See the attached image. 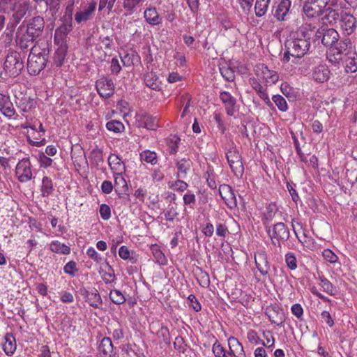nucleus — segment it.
I'll return each mask as SVG.
<instances>
[{"mask_svg":"<svg viewBox=\"0 0 357 357\" xmlns=\"http://www.w3.org/2000/svg\"><path fill=\"white\" fill-rule=\"evenodd\" d=\"M270 1L271 0H256L255 10L257 17H262L266 13Z\"/></svg>","mask_w":357,"mask_h":357,"instance_id":"58836bf2","label":"nucleus"},{"mask_svg":"<svg viewBox=\"0 0 357 357\" xmlns=\"http://www.w3.org/2000/svg\"><path fill=\"white\" fill-rule=\"evenodd\" d=\"M140 158L142 161H145L151 165L157 163V155L154 151L145 150L140 153Z\"/></svg>","mask_w":357,"mask_h":357,"instance_id":"a18cd8bd","label":"nucleus"},{"mask_svg":"<svg viewBox=\"0 0 357 357\" xmlns=\"http://www.w3.org/2000/svg\"><path fill=\"white\" fill-rule=\"evenodd\" d=\"M351 40L344 36L335 43L327 52V59L334 65L343 64L349 53Z\"/></svg>","mask_w":357,"mask_h":357,"instance_id":"f03ea898","label":"nucleus"},{"mask_svg":"<svg viewBox=\"0 0 357 357\" xmlns=\"http://www.w3.org/2000/svg\"><path fill=\"white\" fill-rule=\"evenodd\" d=\"M106 127L109 130L113 131L116 133L121 132L124 130L123 124L121 121L116 120H112L107 122Z\"/></svg>","mask_w":357,"mask_h":357,"instance_id":"8fccbe9b","label":"nucleus"},{"mask_svg":"<svg viewBox=\"0 0 357 357\" xmlns=\"http://www.w3.org/2000/svg\"><path fill=\"white\" fill-rule=\"evenodd\" d=\"M44 27V19L40 16H36L29 21L25 31L37 38L42 34Z\"/></svg>","mask_w":357,"mask_h":357,"instance_id":"ddd939ff","label":"nucleus"},{"mask_svg":"<svg viewBox=\"0 0 357 357\" xmlns=\"http://www.w3.org/2000/svg\"><path fill=\"white\" fill-rule=\"evenodd\" d=\"M81 295L84 296L86 301L92 307L98 308V306L102 303L101 297L95 288H93L91 291L87 290L85 288H81L79 289Z\"/></svg>","mask_w":357,"mask_h":357,"instance_id":"a211bd4d","label":"nucleus"},{"mask_svg":"<svg viewBox=\"0 0 357 357\" xmlns=\"http://www.w3.org/2000/svg\"><path fill=\"white\" fill-rule=\"evenodd\" d=\"M320 285L323 288V290L330 295L335 294V288L331 284V282L324 278H320Z\"/></svg>","mask_w":357,"mask_h":357,"instance_id":"603ef678","label":"nucleus"},{"mask_svg":"<svg viewBox=\"0 0 357 357\" xmlns=\"http://www.w3.org/2000/svg\"><path fill=\"white\" fill-rule=\"evenodd\" d=\"M229 345L230 349V352L229 354L230 356H236L235 351L237 352L239 350L238 356H244L245 354L243 352V347L242 344L238 341V340L235 337H230L229 339Z\"/></svg>","mask_w":357,"mask_h":357,"instance_id":"c9c22d12","label":"nucleus"},{"mask_svg":"<svg viewBox=\"0 0 357 357\" xmlns=\"http://www.w3.org/2000/svg\"><path fill=\"white\" fill-rule=\"evenodd\" d=\"M108 165L114 173L125 172V165L121 159L116 154L111 153L108 158Z\"/></svg>","mask_w":357,"mask_h":357,"instance_id":"cd10ccee","label":"nucleus"},{"mask_svg":"<svg viewBox=\"0 0 357 357\" xmlns=\"http://www.w3.org/2000/svg\"><path fill=\"white\" fill-rule=\"evenodd\" d=\"M72 30L71 24H63L56 29L54 40L55 41L59 38L61 40H63L64 37L67 36V34Z\"/></svg>","mask_w":357,"mask_h":357,"instance_id":"49530a36","label":"nucleus"},{"mask_svg":"<svg viewBox=\"0 0 357 357\" xmlns=\"http://www.w3.org/2000/svg\"><path fill=\"white\" fill-rule=\"evenodd\" d=\"M144 82L148 87L153 90L160 91L161 89V83L153 72H149L144 75Z\"/></svg>","mask_w":357,"mask_h":357,"instance_id":"c756f323","label":"nucleus"},{"mask_svg":"<svg viewBox=\"0 0 357 357\" xmlns=\"http://www.w3.org/2000/svg\"><path fill=\"white\" fill-rule=\"evenodd\" d=\"M266 314L273 324L281 326L285 321L284 312L277 307L270 306L266 309Z\"/></svg>","mask_w":357,"mask_h":357,"instance_id":"aec40b11","label":"nucleus"},{"mask_svg":"<svg viewBox=\"0 0 357 357\" xmlns=\"http://www.w3.org/2000/svg\"><path fill=\"white\" fill-rule=\"evenodd\" d=\"M212 350L215 357H226L224 348L217 341L213 344Z\"/></svg>","mask_w":357,"mask_h":357,"instance_id":"bf43d9fd","label":"nucleus"},{"mask_svg":"<svg viewBox=\"0 0 357 357\" xmlns=\"http://www.w3.org/2000/svg\"><path fill=\"white\" fill-rule=\"evenodd\" d=\"M50 250L55 253L68 255L70 252V248L64 243L58 241H52L50 245Z\"/></svg>","mask_w":357,"mask_h":357,"instance_id":"e433bc0d","label":"nucleus"},{"mask_svg":"<svg viewBox=\"0 0 357 357\" xmlns=\"http://www.w3.org/2000/svg\"><path fill=\"white\" fill-rule=\"evenodd\" d=\"M256 75L261 77L267 83L274 84L278 80V75L274 70H269L264 63L256 66Z\"/></svg>","mask_w":357,"mask_h":357,"instance_id":"dca6fc26","label":"nucleus"},{"mask_svg":"<svg viewBox=\"0 0 357 357\" xmlns=\"http://www.w3.org/2000/svg\"><path fill=\"white\" fill-rule=\"evenodd\" d=\"M138 57L135 52H126L121 57V61L125 66H131L134 64L135 60Z\"/></svg>","mask_w":357,"mask_h":357,"instance_id":"09e8293b","label":"nucleus"},{"mask_svg":"<svg viewBox=\"0 0 357 357\" xmlns=\"http://www.w3.org/2000/svg\"><path fill=\"white\" fill-rule=\"evenodd\" d=\"M220 98L225 105L227 115L234 116L235 113L236 98L227 91H222L220 94Z\"/></svg>","mask_w":357,"mask_h":357,"instance_id":"412c9836","label":"nucleus"},{"mask_svg":"<svg viewBox=\"0 0 357 357\" xmlns=\"http://www.w3.org/2000/svg\"><path fill=\"white\" fill-rule=\"evenodd\" d=\"M177 215L176 208L174 206H169L168 209L165 213V219L168 221H173Z\"/></svg>","mask_w":357,"mask_h":357,"instance_id":"69168bd1","label":"nucleus"},{"mask_svg":"<svg viewBox=\"0 0 357 357\" xmlns=\"http://www.w3.org/2000/svg\"><path fill=\"white\" fill-rule=\"evenodd\" d=\"M53 183L50 178L44 176L42 181V195L43 197H48L53 191Z\"/></svg>","mask_w":357,"mask_h":357,"instance_id":"a19ab883","label":"nucleus"},{"mask_svg":"<svg viewBox=\"0 0 357 357\" xmlns=\"http://www.w3.org/2000/svg\"><path fill=\"white\" fill-rule=\"evenodd\" d=\"M196 277L198 283L202 287H208L210 284V279L208 274L206 272L202 270L201 268H198L196 271Z\"/></svg>","mask_w":357,"mask_h":357,"instance_id":"79ce46f5","label":"nucleus"},{"mask_svg":"<svg viewBox=\"0 0 357 357\" xmlns=\"http://www.w3.org/2000/svg\"><path fill=\"white\" fill-rule=\"evenodd\" d=\"M96 87L98 94L103 98L111 97L114 93V84L107 77H102L96 81Z\"/></svg>","mask_w":357,"mask_h":357,"instance_id":"9b49d317","label":"nucleus"},{"mask_svg":"<svg viewBox=\"0 0 357 357\" xmlns=\"http://www.w3.org/2000/svg\"><path fill=\"white\" fill-rule=\"evenodd\" d=\"M68 50L67 45L62 42L58 47L53 56V64L56 67H61L63 65Z\"/></svg>","mask_w":357,"mask_h":357,"instance_id":"a878e982","label":"nucleus"},{"mask_svg":"<svg viewBox=\"0 0 357 357\" xmlns=\"http://www.w3.org/2000/svg\"><path fill=\"white\" fill-rule=\"evenodd\" d=\"M222 29L221 31L224 36H227V32H231L232 34H237L238 30L233 26V24L230 22H224L222 24Z\"/></svg>","mask_w":357,"mask_h":357,"instance_id":"6e6d98bb","label":"nucleus"},{"mask_svg":"<svg viewBox=\"0 0 357 357\" xmlns=\"http://www.w3.org/2000/svg\"><path fill=\"white\" fill-rule=\"evenodd\" d=\"M136 120L138 127L145 128L151 130H155L159 127V119L157 116H153L146 112L137 114Z\"/></svg>","mask_w":357,"mask_h":357,"instance_id":"f8f14e48","label":"nucleus"},{"mask_svg":"<svg viewBox=\"0 0 357 357\" xmlns=\"http://www.w3.org/2000/svg\"><path fill=\"white\" fill-rule=\"evenodd\" d=\"M29 9V3L25 1H18L15 3L12 7L13 11V17L15 23H19L20 21L24 17Z\"/></svg>","mask_w":357,"mask_h":357,"instance_id":"393cba45","label":"nucleus"},{"mask_svg":"<svg viewBox=\"0 0 357 357\" xmlns=\"http://www.w3.org/2000/svg\"><path fill=\"white\" fill-rule=\"evenodd\" d=\"M14 0H0V11L8 13L12 10V7L15 4Z\"/></svg>","mask_w":357,"mask_h":357,"instance_id":"0e129e2a","label":"nucleus"},{"mask_svg":"<svg viewBox=\"0 0 357 357\" xmlns=\"http://www.w3.org/2000/svg\"><path fill=\"white\" fill-rule=\"evenodd\" d=\"M338 26L342 33L348 37L355 32L357 28V20L351 13L341 11Z\"/></svg>","mask_w":357,"mask_h":357,"instance_id":"423d86ee","label":"nucleus"},{"mask_svg":"<svg viewBox=\"0 0 357 357\" xmlns=\"http://www.w3.org/2000/svg\"><path fill=\"white\" fill-rule=\"evenodd\" d=\"M345 63V70L347 73H354L357 70V56L353 54V56H347L344 60Z\"/></svg>","mask_w":357,"mask_h":357,"instance_id":"37998d69","label":"nucleus"},{"mask_svg":"<svg viewBox=\"0 0 357 357\" xmlns=\"http://www.w3.org/2000/svg\"><path fill=\"white\" fill-rule=\"evenodd\" d=\"M144 17L146 23L151 26H158L162 24V18L155 7H149L144 12Z\"/></svg>","mask_w":357,"mask_h":357,"instance_id":"4be33fe9","label":"nucleus"},{"mask_svg":"<svg viewBox=\"0 0 357 357\" xmlns=\"http://www.w3.org/2000/svg\"><path fill=\"white\" fill-rule=\"evenodd\" d=\"M219 194L229 208H234L237 206L235 194L229 185L226 184L220 185L219 187Z\"/></svg>","mask_w":357,"mask_h":357,"instance_id":"2eb2a0df","label":"nucleus"},{"mask_svg":"<svg viewBox=\"0 0 357 357\" xmlns=\"http://www.w3.org/2000/svg\"><path fill=\"white\" fill-rule=\"evenodd\" d=\"M145 1L146 0H123V7L126 10L132 12Z\"/></svg>","mask_w":357,"mask_h":357,"instance_id":"de8ad7c7","label":"nucleus"},{"mask_svg":"<svg viewBox=\"0 0 357 357\" xmlns=\"http://www.w3.org/2000/svg\"><path fill=\"white\" fill-rule=\"evenodd\" d=\"M272 100L280 111H287L288 108L287 103L286 100L282 96L275 95L273 96Z\"/></svg>","mask_w":357,"mask_h":357,"instance_id":"3c124183","label":"nucleus"},{"mask_svg":"<svg viewBox=\"0 0 357 357\" xmlns=\"http://www.w3.org/2000/svg\"><path fill=\"white\" fill-rule=\"evenodd\" d=\"M180 139L176 136H174L172 138L168 139L167 145L169 150V153L175 154L177 152Z\"/></svg>","mask_w":357,"mask_h":357,"instance_id":"864d4df0","label":"nucleus"},{"mask_svg":"<svg viewBox=\"0 0 357 357\" xmlns=\"http://www.w3.org/2000/svg\"><path fill=\"white\" fill-rule=\"evenodd\" d=\"M252 86L258 93L259 96L262 100H264L267 106L271 108H273V105L271 102V100L269 99L268 96L266 92V90L264 89L263 86L256 79L252 80Z\"/></svg>","mask_w":357,"mask_h":357,"instance_id":"473e14b6","label":"nucleus"},{"mask_svg":"<svg viewBox=\"0 0 357 357\" xmlns=\"http://www.w3.org/2000/svg\"><path fill=\"white\" fill-rule=\"evenodd\" d=\"M291 1L290 0H280L278 6L275 7L273 15L279 21H284L287 16L291 13Z\"/></svg>","mask_w":357,"mask_h":357,"instance_id":"6ab92c4d","label":"nucleus"},{"mask_svg":"<svg viewBox=\"0 0 357 357\" xmlns=\"http://www.w3.org/2000/svg\"><path fill=\"white\" fill-rule=\"evenodd\" d=\"M90 159L91 163L96 167H98L104 162L102 151L99 149H93L91 152Z\"/></svg>","mask_w":357,"mask_h":357,"instance_id":"ea45409f","label":"nucleus"},{"mask_svg":"<svg viewBox=\"0 0 357 357\" xmlns=\"http://www.w3.org/2000/svg\"><path fill=\"white\" fill-rule=\"evenodd\" d=\"M24 68L20 54L15 51L8 52L3 63L5 72L10 77H17Z\"/></svg>","mask_w":357,"mask_h":357,"instance_id":"7ed1b4c3","label":"nucleus"},{"mask_svg":"<svg viewBox=\"0 0 357 357\" xmlns=\"http://www.w3.org/2000/svg\"><path fill=\"white\" fill-rule=\"evenodd\" d=\"M316 37L321 38V43L329 49L340 39L338 32L333 28H321L316 32Z\"/></svg>","mask_w":357,"mask_h":357,"instance_id":"6e6552de","label":"nucleus"},{"mask_svg":"<svg viewBox=\"0 0 357 357\" xmlns=\"http://www.w3.org/2000/svg\"><path fill=\"white\" fill-rule=\"evenodd\" d=\"M266 231L273 245L281 248V242L287 241L289 238V230L283 222L275 224L272 229L266 227Z\"/></svg>","mask_w":357,"mask_h":357,"instance_id":"20e7f679","label":"nucleus"},{"mask_svg":"<svg viewBox=\"0 0 357 357\" xmlns=\"http://www.w3.org/2000/svg\"><path fill=\"white\" fill-rule=\"evenodd\" d=\"M263 337L265 340V341L262 342L264 346L269 348L274 345V337L271 331L264 332Z\"/></svg>","mask_w":357,"mask_h":357,"instance_id":"052dcab7","label":"nucleus"},{"mask_svg":"<svg viewBox=\"0 0 357 357\" xmlns=\"http://www.w3.org/2000/svg\"><path fill=\"white\" fill-rule=\"evenodd\" d=\"M109 298L112 303L116 305H121L126 302V299L122 292L117 289L111 290Z\"/></svg>","mask_w":357,"mask_h":357,"instance_id":"c03bdc74","label":"nucleus"},{"mask_svg":"<svg viewBox=\"0 0 357 357\" xmlns=\"http://www.w3.org/2000/svg\"><path fill=\"white\" fill-rule=\"evenodd\" d=\"M113 344L109 337H103L98 346V351L101 357H112Z\"/></svg>","mask_w":357,"mask_h":357,"instance_id":"bb28decb","label":"nucleus"},{"mask_svg":"<svg viewBox=\"0 0 357 357\" xmlns=\"http://www.w3.org/2000/svg\"><path fill=\"white\" fill-rule=\"evenodd\" d=\"M340 18V13L336 10H330L323 17V20L325 24L334 25L336 23L339 24Z\"/></svg>","mask_w":357,"mask_h":357,"instance_id":"f704fd0d","label":"nucleus"},{"mask_svg":"<svg viewBox=\"0 0 357 357\" xmlns=\"http://www.w3.org/2000/svg\"><path fill=\"white\" fill-rule=\"evenodd\" d=\"M192 166V162L188 158H182L176 162L178 168L177 178H185Z\"/></svg>","mask_w":357,"mask_h":357,"instance_id":"7c9ffc66","label":"nucleus"},{"mask_svg":"<svg viewBox=\"0 0 357 357\" xmlns=\"http://www.w3.org/2000/svg\"><path fill=\"white\" fill-rule=\"evenodd\" d=\"M115 190L119 193H123L128 189L126 181L122 176L123 173H114Z\"/></svg>","mask_w":357,"mask_h":357,"instance_id":"72a5a7b5","label":"nucleus"},{"mask_svg":"<svg viewBox=\"0 0 357 357\" xmlns=\"http://www.w3.org/2000/svg\"><path fill=\"white\" fill-rule=\"evenodd\" d=\"M303 11L309 18H314L319 15L321 9L315 2L312 0L311 2L305 3L303 6Z\"/></svg>","mask_w":357,"mask_h":357,"instance_id":"2f4dec72","label":"nucleus"},{"mask_svg":"<svg viewBox=\"0 0 357 357\" xmlns=\"http://www.w3.org/2000/svg\"><path fill=\"white\" fill-rule=\"evenodd\" d=\"M183 202L185 205L190 206V208L194 207L196 202V197L193 193H186L183 195Z\"/></svg>","mask_w":357,"mask_h":357,"instance_id":"338daca9","label":"nucleus"},{"mask_svg":"<svg viewBox=\"0 0 357 357\" xmlns=\"http://www.w3.org/2000/svg\"><path fill=\"white\" fill-rule=\"evenodd\" d=\"M150 248L157 263H158L160 265L167 264V258L165 257L163 252L160 250V248L158 245H151Z\"/></svg>","mask_w":357,"mask_h":357,"instance_id":"4c0bfd02","label":"nucleus"},{"mask_svg":"<svg viewBox=\"0 0 357 357\" xmlns=\"http://www.w3.org/2000/svg\"><path fill=\"white\" fill-rule=\"evenodd\" d=\"M116 0H100L98 5V10L102 11L104 8H107L111 11L114 7Z\"/></svg>","mask_w":357,"mask_h":357,"instance_id":"680f3d73","label":"nucleus"},{"mask_svg":"<svg viewBox=\"0 0 357 357\" xmlns=\"http://www.w3.org/2000/svg\"><path fill=\"white\" fill-rule=\"evenodd\" d=\"M220 73L222 77L229 82H231L234 79V72L230 68H220Z\"/></svg>","mask_w":357,"mask_h":357,"instance_id":"e2e57ef3","label":"nucleus"},{"mask_svg":"<svg viewBox=\"0 0 357 357\" xmlns=\"http://www.w3.org/2000/svg\"><path fill=\"white\" fill-rule=\"evenodd\" d=\"M0 111L8 118L13 117L15 114V110L10 97L0 93Z\"/></svg>","mask_w":357,"mask_h":357,"instance_id":"5701e85b","label":"nucleus"},{"mask_svg":"<svg viewBox=\"0 0 357 357\" xmlns=\"http://www.w3.org/2000/svg\"><path fill=\"white\" fill-rule=\"evenodd\" d=\"M330 74L331 72L328 66L319 65L313 69L312 76L314 81L323 83L329 79Z\"/></svg>","mask_w":357,"mask_h":357,"instance_id":"b1692460","label":"nucleus"},{"mask_svg":"<svg viewBox=\"0 0 357 357\" xmlns=\"http://www.w3.org/2000/svg\"><path fill=\"white\" fill-rule=\"evenodd\" d=\"M322 256L326 261L331 264L337 262L338 259L337 256L330 249H325L322 252Z\"/></svg>","mask_w":357,"mask_h":357,"instance_id":"5fc2aeb1","label":"nucleus"},{"mask_svg":"<svg viewBox=\"0 0 357 357\" xmlns=\"http://www.w3.org/2000/svg\"><path fill=\"white\" fill-rule=\"evenodd\" d=\"M47 58L44 53H36L32 49L27 60V69L31 75L39 74L45 67Z\"/></svg>","mask_w":357,"mask_h":357,"instance_id":"39448f33","label":"nucleus"},{"mask_svg":"<svg viewBox=\"0 0 357 357\" xmlns=\"http://www.w3.org/2000/svg\"><path fill=\"white\" fill-rule=\"evenodd\" d=\"M285 261L291 270H295L297 268L296 259L292 252H289L285 255Z\"/></svg>","mask_w":357,"mask_h":357,"instance_id":"4d7b16f0","label":"nucleus"},{"mask_svg":"<svg viewBox=\"0 0 357 357\" xmlns=\"http://www.w3.org/2000/svg\"><path fill=\"white\" fill-rule=\"evenodd\" d=\"M5 342L3 344V349L7 356H12L16 350L15 337L11 333H7L4 337Z\"/></svg>","mask_w":357,"mask_h":357,"instance_id":"c85d7f7f","label":"nucleus"},{"mask_svg":"<svg viewBox=\"0 0 357 357\" xmlns=\"http://www.w3.org/2000/svg\"><path fill=\"white\" fill-rule=\"evenodd\" d=\"M76 266L77 264L75 261H70L65 265L63 268V271L65 272V273L68 274L70 276H75V273L77 271Z\"/></svg>","mask_w":357,"mask_h":357,"instance_id":"13d9d810","label":"nucleus"},{"mask_svg":"<svg viewBox=\"0 0 357 357\" xmlns=\"http://www.w3.org/2000/svg\"><path fill=\"white\" fill-rule=\"evenodd\" d=\"M31 165L29 158L20 160L15 169V174L20 182H27L32 178Z\"/></svg>","mask_w":357,"mask_h":357,"instance_id":"9d476101","label":"nucleus"},{"mask_svg":"<svg viewBox=\"0 0 357 357\" xmlns=\"http://www.w3.org/2000/svg\"><path fill=\"white\" fill-rule=\"evenodd\" d=\"M36 39V37H33L27 31H24L22 26L19 27L17 32L16 42L17 45L22 50H26L30 46L33 45V43Z\"/></svg>","mask_w":357,"mask_h":357,"instance_id":"f3484780","label":"nucleus"},{"mask_svg":"<svg viewBox=\"0 0 357 357\" xmlns=\"http://www.w3.org/2000/svg\"><path fill=\"white\" fill-rule=\"evenodd\" d=\"M255 262L259 273L265 278L270 280L268 275L270 266L266 254L264 251H259L255 255Z\"/></svg>","mask_w":357,"mask_h":357,"instance_id":"4468645a","label":"nucleus"},{"mask_svg":"<svg viewBox=\"0 0 357 357\" xmlns=\"http://www.w3.org/2000/svg\"><path fill=\"white\" fill-rule=\"evenodd\" d=\"M97 3L94 0H90L87 2L82 9L77 11L75 15V20L78 24L86 23L92 19L95 14Z\"/></svg>","mask_w":357,"mask_h":357,"instance_id":"1a4fd4ad","label":"nucleus"},{"mask_svg":"<svg viewBox=\"0 0 357 357\" xmlns=\"http://www.w3.org/2000/svg\"><path fill=\"white\" fill-rule=\"evenodd\" d=\"M100 214L103 220H108L111 217L110 207L107 204H102L100 207Z\"/></svg>","mask_w":357,"mask_h":357,"instance_id":"774afa93","label":"nucleus"},{"mask_svg":"<svg viewBox=\"0 0 357 357\" xmlns=\"http://www.w3.org/2000/svg\"><path fill=\"white\" fill-rule=\"evenodd\" d=\"M307 26H309V29L311 30V25L306 24L294 33L291 39L286 42L287 52L284 54V59L287 62L289 61L290 55L301 58L307 53L310 47V36L306 31L307 30Z\"/></svg>","mask_w":357,"mask_h":357,"instance_id":"f257e3e1","label":"nucleus"},{"mask_svg":"<svg viewBox=\"0 0 357 357\" xmlns=\"http://www.w3.org/2000/svg\"><path fill=\"white\" fill-rule=\"evenodd\" d=\"M227 162L234 174L241 177L243 174L244 167L242 162L241 155L235 147L229 149L226 153Z\"/></svg>","mask_w":357,"mask_h":357,"instance_id":"0eeeda50","label":"nucleus"}]
</instances>
